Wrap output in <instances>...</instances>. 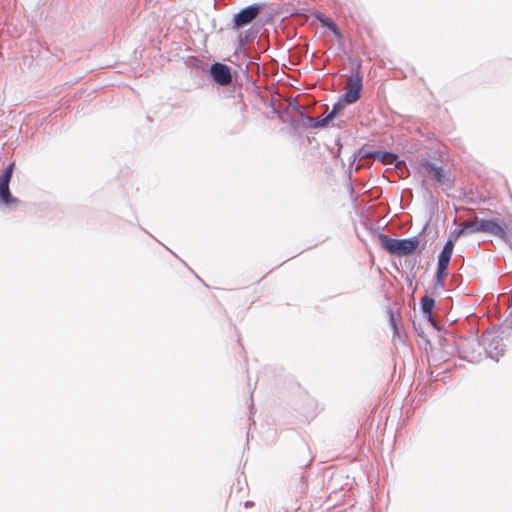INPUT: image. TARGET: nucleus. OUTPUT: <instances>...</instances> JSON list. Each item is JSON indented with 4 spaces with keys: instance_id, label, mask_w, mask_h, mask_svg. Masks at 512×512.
<instances>
[{
    "instance_id": "39448f33",
    "label": "nucleus",
    "mask_w": 512,
    "mask_h": 512,
    "mask_svg": "<svg viewBox=\"0 0 512 512\" xmlns=\"http://www.w3.org/2000/svg\"><path fill=\"white\" fill-rule=\"evenodd\" d=\"M454 249L453 240H448L443 247L442 252L438 257V266H437V278L439 280L445 278L447 276V268L450 263V259L452 256V252Z\"/></svg>"
},
{
    "instance_id": "423d86ee",
    "label": "nucleus",
    "mask_w": 512,
    "mask_h": 512,
    "mask_svg": "<svg viewBox=\"0 0 512 512\" xmlns=\"http://www.w3.org/2000/svg\"><path fill=\"white\" fill-rule=\"evenodd\" d=\"M421 166L425 169V171L431 176L433 180H435L437 183H439L442 186L451 187V181L446 176V173L442 167H438L435 164L423 160L421 162Z\"/></svg>"
},
{
    "instance_id": "6e6552de",
    "label": "nucleus",
    "mask_w": 512,
    "mask_h": 512,
    "mask_svg": "<svg viewBox=\"0 0 512 512\" xmlns=\"http://www.w3.org/2000/svg\"><path fill=\"white\" fill-rule=\"evenodd\" d=\"M480 230L481 232H487L494 236H497L501 239H506L507 234L505 228L494 219L491 220H480Z\"/></svg>"
},
{
    "instance_id": "20e7f679",
    "label": "nucleus",
    "mask_w": 512,
    "mask_h": 512,
    "mask_svg": "<svg viewBox=\"0 0 512 512\" xmlns=\"http://www.w3.org/2000/svg\"><path fill=\"white\" fill-rule=\"evenodd\" d=\"M210 74L213 80L221 86H227L232 83L231 70L226 64L219 62L212 64Z\"/></svg>"
},
{
    "instance_id": "f03ea898",
    "label": "nucleus",
    "mask_w": 512,
    "mask_h": 512,
    "mask_svg": "<svg viewBox=\"0 0 512 512\" xmlns=\"http://www.w3.org/2000/svg\"><path fill=\"white\" fill-rule=\"evenodd\" d=\"M362 80L363 77L359 70L353 71L348 77L344 87L345 93L342 96V99L346 104H353L360 99L361 91L363 89Z\"/></svg>"
},
{
    "instance_id": "9b49d317",
    "label": "nucleus",
    "mask_w": 512,
    "mask_h": 512,
    "mask_svg": "<svg viewBox=\"0 0 512 512\" xmlns=\"http://www.w3.org/2000/svg\"><path fill=\"white\" fill-rule=\"evenodd\" d=\"M343 105L339 102L335 104L331 110V112L323 118L321 121H319L316 126H324L327 122L331 121L336 114L342 109Z\"/></svg>"
},
{
    "instance_id": "0eeeda50",
    "label": "nucleus",
    "mask_w": 512,
    "mask_h": 512,
    "mask_svg": "<svg viewBox=\"0 0 512 512\" xmlns=\"http://www.w3.org/2000/svg\"><path fill=\"white\" fill-rule=\"evenodd\" d=\"M260 7L256 5L248 6L234 16L236 27H242L251 23L259 14Z\"/></svg>"
},
{
    "instance_id": "7ed1b4c3",
    "label": "nucleus",
    "mask_w": 512,
    "mask_h": 512,
    "mask_svg": "<svg viewBox=\"0 0 512 512\" xmlns=\"http://www.w3.org/2000/svg\"><path fill=\"white\" fill-rule=\"evenodd\" d=\"M15 163H10L4 170L3 174L0 176V199L3 203L9 205L17 201L14 198L9 189V183L11 181L13 171H14Z\"/></svg>"
},
{
    "instance_id": "1a4fd4ad",
    "label": "nucleus",
    "mask_w": 512,
    "mask_h": 512,
    "mask_svg": "<svg viewBox=\"0 0 512 512\" xmlns=\"http://www.w3.org/2000/svg\"><path fill=\"white\" fill-rule=\"evenodd\" d=\"M313 16L325 27L329 28L338 40L342 39V34L332 19L326 17L320 12H316Z\"/></svg>"
},
{
    "instance_id": "9d476101",
    "label": "nucleus",
    "mask_w": 512,
    "mask_h": 512,
    "mask_svg": "<svg viewBox=\"0 0 512 512\" xmlns=\"http://www.w3.org/2000/svg\"><path fill=\"white\" fill-rule=\"evenodd\" d=\"M420 306H421L423 313L427 316V319L432 324H434L433 313H432L433 308L435 306L434 299L429 295H425L420 300Z\"/></svg>"
},
{
    "instance_id": "f257e3e1",
    "label": "nucleus",
    "mask_w": 512,
    "mask_h": 512,
    "mask_svg": "<svg viewBox=\"0 0 512 512\" xmlns=\"http://www.w3.org/2000/svg\"><path fill=\"white\" fill-rule=\"evenodd\" d=\"M379 242L381 247L388 253L399 257L408 256L415 253L420 244V241L417 237L394 239L388 237L385 234L379 235Z\"/></svg>"
},
{
    "instance_id": "4468645a",
    "label": "nucleus",
    "mask_w": 512,
    "mask_h": 512,
    "mask_svg": "<svg viewBox=\"0 0 512 512\" xmlns=\"http://www.w3.org/2000/svg\"><path fill=\"white\" fill-rule=\"evenodd\" d=\"M464 234H467L466 233V228L463 226V223L460 225V228L459 229H456L452 232L451 234V239L450 240H453L456 241L457 239H459L462 235Z\"/></svg>"
},
{
    "instance_id": "ddd939ff",
    "label": "nucleus",
    "mask_w": 512,
    "mask_h": 512,
    "mask_svg": "<svg viewBox=\"0 0 512 512\" xmlns=\"http://www.w3.org/2000/svg\"><path fill=\"white\" fill-rule=\"evenodd\" d=\"M463 226L466 228L467 234H473L481 232L480 230V220L475 219L474 221H466L463 222Z\"/></svg>"
},
{
    "instance_id": "f8f14e48",
    "label": "nucleus",
    "mask_w": 512,
    "mask_h": 512,
    "mask_svg": "<svg viewBox=\"0 0 512 512\" xmlns=\"http://www.w3.org/2000/svg\"><path fill=\"white\" fill-rule=\"evenodd\" d=\"M375 157L384 164H393L397 160V156L390 152H378Z\"/></svg>"
}]
</instances>
